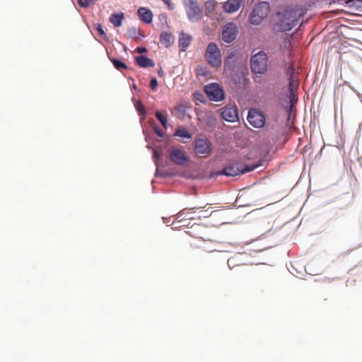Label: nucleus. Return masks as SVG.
<instances>
[{
	"label": "nucleus",
	"instance_id": "obj_18",
	"mask_svg": "<svg viewBox=\"0 0 362 362\" xmlns=\"http://www.w3.org/2000/svg\"><path fill=\"white\" fill-rule=\"evenodd\" d=\"M124 18V15L123 13H112L110 17V21L114 25L115 27H119L122 25Z\"/></svg>",
	"mask_w": 362,
	"mask_h": 362
},
{
	"label": "nucleus",
	"instance_id": "obj_19",
	"mask_svg": "<svg viewBox=\"0 0 362 362\" xmlns=\"http://www.w3.org/2000/svg\"><path fill=\"white\" fill-rule=\"evenodd\" d=\"M287 73L289 75V92H295L296 85L294 84V68L293 66L288 67Z\"/></svg>",
	"mask_w": 362,
	"mask_h": 362
},
{
	"label": "nucleus",
	"instance_id": "obj_36",
	"mask_svg": "<svg viewBox=\"0 0 362 362\" xmlns=\"http://www.w3.org/2000/svg\"><path fill=\"white\" fill-rule=\"evenodd\" d=\"M194 95H195V97H196V98H197V100H199L201 102H203V101L200 99V97H201V98H202V97H203V95H202L201 93H194Z\"/></svg>",
	"mask_w": 362,
	"mask_h": 362
},
{
	"label": "nucleus",
	"instance_id": "obj_22",
	"mask_svg": "<svg viewBox=\"0 0 362 362\" xmlns=\"http://www.w3.org/2000/svg\"><path fill=\"white\" fill-rule=\"evenodd\" d=\"M135 108L138 114L141 116V119L144 120L146 115V110L140 100H138L134 104Z\"/></svg>",
	"mask_w": 362,
	"mask_h": 362
},
{
	"label": "nucleus",
	"instance_id": "obj_37",
	"mask_svg": "<svg viewBox=\"0 0 362 362\" xmlns=\"http://www.w3.org/2000/svg\"><path fill=\"white\" fill-rule=\"evenodd\" d=\"M165 4H167L169 7L170 6V0H162Z\"/></svg>",
	"mask_w": 362,
	"mask_h": 362
},
{
	"label": "nucleus",
	"instance_id": "obj_26",
	"mask_svg": "<svg viewBox=\"0 0 362 362\" xmlns=\"http://www.w3.org/2000/svg\"><path fill=\"white\" fill-rule=\"evenodd\" d=\"M139 31V28L133 27L128 29L127 34L129 37H135Z\"/></svg>",
	"mask_w": 362,
	"mask_h": 362
},
{
	"label": "nucleus",
	"instance_id": "obj_16",
	"mask_svg": "<svg viewBox=\"0 0 362 362\" xmlns=\"http://www.w3.org/2000/svg\"><path fill=\"white\" fill-rule=\"evenodd\" d=\"M191 40L192 37L190 35H186L185 33H180L179 35V47L180 49L182 51H185Z\"/></svg>",
	"mask_w": 362,
	"mask_h": 362
},
{
	"label": "nucleus",
	"instance_id": "obj_21",
	"mask_svg": "<svg viewBox=\"0 0 362 362\" xmlns=\"http://www.w3.org/2000/svg\"><path fill=\"white\" fill-rule=\"evenodd\" d=\"M174 135L181 138L190 140L192 138V134L185 128H178L175 130Z\"/></svg>",
	"mask_w": 362,
	"mask_h": 362
},
{
	"label": "nucleus",
	"instance_id": "obj_14",
	"mask_svg": "<svg viewBox=\"0 0 362 362\" xmlns=\"http://www.w3.org/2000/svg\"><path fill=\"white\" fill-rule=\"evenodd\" d=\"M241 2V0H228L223 4V9L226 13H234L240 8Z\"/></svg>",
	"mask_w": 362,
	"mask_h": 362
},
{
	"label": "nucleus",
	"instance_id": "obj_3",
	"mask_svg": "<svg viewBox=\"0 0 362 362\" xmlns=\"http://www.w3.org/2000/svg\"><path fill=\"white\" fill-rule=\"evenodd\" d=\"M258 167V165L250 166L245 165L243 167L240 163H233L226 166L221 170H219L216 173V175H226V176H237L240 174H244L245 173L251 172L254 170L255 168Z\"/></svg>",
	"mask_w": 362,
	"mask_h": 362
},
{
	"label": "nucleus",
	"instance_id": "obj_31",
	"mask_svg": "<svg viewBox=\"0 0 362 362\" xmlns=\"http://www.w3.org/2000/svg\"><path fill=\"white\" fill-rule=\"evenodd\" d=\"M288 98L290 104L295 105L297 103V98L295 92H289Z\"/></svg>",
	"mask_w": 362,
	"mask_h": 362
},
{
	"label": "nucleus",
	"instance_id": "obj_38",
	"mask_svg": "<svg viewBox=\"0 0 362 362\" xmlns=\"http://www.w3.org/2000/svg\"><path fill=\"white\" fill-rule=\"evenodd\" d=\"M162 72H163V71H162V70L159 71H158V74L160 76V75H161V74H162Z\"/></svg>",
	"mask_w": 362,
	"mask_h": 362
},
{
	"label": "nucleus",
	"instance_id": "obj_9",
	"mask_svg": "<svg viewBox=\"0 0 362 362\" xmlns=\"http://www.w3.org/2000/svg\"><path fill=\"white\" fill-rule=\"evenodd\" d=\"M194 151L202 157H206L211 153V142L205 139H197L194 141Z\"/></svg>",
	"mask_w": 362,
	"mask_h": 362
},
{
	"label": "nucleus",
	"instance_id": "obj_39",
	"mask_svg": "<svg viewBox=\"0 0 362 362\" xmlns=\"http://www.w3.org/2000/svg\"><path fill=\"white\" fill-rule=\"evenodd\" d=\"M214 212V211H212L211 213H210L209 216H211Z\"/></svg>",
	"mask_w": 362,
	"mask_h": 362
},
{
	"label": "nucleus",
	"instance_id": "obj_13",
	"mask_svg": "<svg viewBox=\"0 0 362 362\" xmlns=\"http://www.w3.org/2000/svg\"><path fill=\"white\" fill-rule=\"evenodd\" d=\"M137 13L141 21L148 24L152 22L153 13L149 9L145 7H140L137 11Z\"/></svg>",
	"mask_w": 362,
	"mask_h": 362
},
{
	"label": "nucleus",
	"instance_id": "obj_30",
	"mask_svg": "<svg viewBox=\"0 0 362 362\" xmlns=\"http://www.w3.org/2000/svg\"><path fill=\"white\" fill-rule=\"evenodd\" d=\"M206 117H207V119H208V124L211 127H213L215 125V123H216V119L215 117L212 115L211 113H208L206 115Z\"/></svg>",
	"mask_w": 362,
	"mask_h": 362
},
{
	"label": "nucleus",
	"instance_id": "obj_27",
	"mask_svg": "<svg viewBox=\"0 0 362 362\" xmlns=\"http://www.w3.org/2000/svg\"><path fill=\"white\" fill-rule=\"evenodd\" d=\"M286 112L288 114V121H290L293 117V114L295 112V105L290 104V106L287 107ZM295 115H293V117Z\"/></svg>",
	"mask_w": 362,
	"mask_h": 362
},
{
	"label": "nucleus",
	"instance_id": "obj_20",
	"mask_svg": "<svg viewBox=\"0 0 362 362\" xmlns=\"http://www.w3.org/2000/svg\"><path fill=\"white\" fill-rule=\"evenodd\" d=\"M202 207H194L192 209H184L183 210L180 211L177 215L175 220L177 221H182L184 218H187L188 219H192V218L188 216V211L189 210H195L201 209Z\"/></svg>",
	"mask_w": 362,
	"mask_h": 362
},
{
	"label": "nucleus",
	"instance_id": "obj_23",
	"mask_svg": "<svg viewBox=\"0 0 362 362\" xmlns=\"http://www.w3.org/2000/svg\"><path fill=\"white\" fill-rule=\"evenodd\" d=\"M155 116L156 118L159 120V122L161 123L162 126L164 128L167 127L168 124V119L165 116H164L160 112L157 111L155 114Z\"/></svg>",
	"mask_w": 362,
	"mask_h": 362
},
{
	"label": "nucleus",
	"instance_id": "obj_35",
	"mask_svg": "<svg viewBox=\"0 0 362 362\" xmlns=\"http://www.w3.org/2000/svg\"><path fill=\"white\" fill-rule=\"evenodd\" d=\"M155 132L158 136H159L160 137L163 136V133L162 130H160V129H158V128L155 129Z\"/></svg>",
	"mask_w": 362,
	"mask_h": 362
},
{
	"label": "nucleus",
	"instance_id": "obj_4",
	"mask_svg": "<svg viewBox=\"0 0 362 362\" xmlns=\"http://www.w3.org/2000/svg\"><path fill=\"white\" fill-rule=\"evenodd\" d=\"M270 10L269 3L262 1L255 5L250 16V21L252 25H259L267 16Z\"/></svg>",
	"mask_w": 362,
	"mask_h": 362
},
{
	"label": "nucleus",
	"instance_id": "obj_34",
	"mask_svg": "<svg viewBox=\"0 0 362 362\" xmlns=\"http://www.w3.org/2000/svg\"><path fill=\"white\" fill-rule=\"evenodd\" d=\"M147 51L146 48L144 47H139L136 48V52L139 54L144 53Z\"/></svg>",
	"mask_w": 362,
	"mask_h": 362
},
{
	"label": "nucleus",
	"instance_id": "obj_25",
	"mask_svg": "<svg viewBox=\"0 0 362 362\" xmlns=\"http://www.w3.org/2000/svg\"><path fill=\"white\" fill-rule=\"evenodd\" d=\"M235 52H231L228 54L227 58L225 60V66L230 67V63H232L233 59L235 57Z\"/></svg>",
	"mask_w": 362,
	"mask_h": 362
},
{
	"label": "nucleus",
	"instance_id": "obj_12",
	"mask_svg": "<svg viewBox=\"0 0 362 362\" xmlns=\"http://www.w3.org/2000/svg\"><path fill=\"white\" fill-rule=\"evenodd\" d=\"M223 119L228 122H235L238 119V110L234 107H226L221 113Z\"/></svg>",
	"mask_w": 362,
	"mask_h": 362
},
{
	"label": "nucleus",
	"instance_id": "obj_5",
	"mask_svg": "<svg viewBox=\"0 0 362 362\" xmlns=\"http://www.w3.org/2000/svg\"><path fill=\"white\" fill-rule=\"evenodd\" d=\"M183 4L188 19L191 22H198L202 18V8L194 0H184Z\"/></svg>",
	"mask_w": 362,
	"mask_h": 362
},
{
	"label": "nucleus",
	"instance_id": "obj_11",
	"mask_svg": "<svg viewBox=\"0 0 362 362\" xmlns=\"http://www.w3.org/2000/svg\"><path fill=\"white\" fill-rule=\"evenodd\" d=\"M169 157L173 163L178 165H183L188 160L184 151L177 148H172L169 149Z\"/></svg>",
	"mask_w": 362,
	"mask_h": 362
},
{
	"label": "nucleus",
	"instance_id": "obj_10",
	"mask_svg": "<svg viewBox=\"0 0 362 362\" xmlns=\"http://www.w3.org/2000/svg\"><path fill=\"white\" fill-rule=\"evenodd\" d=\"M247 120L255 128H261L265 124V117L263 113L255 109L249 110Z\"/></svg>",
	"mask_w": 362,
	"mask_h": 362
},
{
	"label": "nucleus",
	"instance_id": "obj_29",
	"mask_svg": "<svg viewBox=\"0 0 362 362\" xmlns=\"http://www.w3.org/2000/svg\"><path fill=\"white\" fill-rule=\"evenodd\" d=\"M175 110L184 115L186 114L187 106L185 105H180L175 108Z\"/></svg>",
	"mask_w": 362,
	"mask_h": 362
},
{
	"label": "nucleus",
	"instance_id": "obj_17",
	"mask_svg": "<svg viewBox=\"0 0 362 362\" xmlns=\"http://www.w3.org/2000/svg\"><path fill=\"white\" fill-rule=\"evenodd\" d=\"M174 41V37L171 33L163 32L160 35V42L165 47H170Z\"/></svg>",
	"mask_w": 362,
	"mask_h": 362
},
{
	"label": "nucleus",
	"instance_id": "obj_2",
	"mask_svg": "<svg viewBox=\"0 0 362 362\" xmlns=\"http://www.w3.org/2000/svg\"><path fill=\"white\" fill-rule=\"evenodd\" d=\"M250 68L254 74H264L268 69V57L264 51L251 56Z\"/></svg>",
	"mask_w": 362,
	"mask_h": 362
},
{
	"label": "nucleus",
	"instance_id": "obj_32",
	"mask_svg": "<svg viewBox=\"0 0 362 362\" xmlns=\"http://www.w3.org/2000/svg\"><path fill=\"white\" fill-rule=\"evenodd\" d=\"M158 86V81L156 78H153L150 82V87L151 89L155 90Z\"/></svg>",
	"mask_w": 362,
	"mask_h": 362
},
{
	"label": "nucleus",
	"instance_id": "obj_33",
	"mask_svg": "<svg viewBox=\"0 0 362 362\" xmlns=\"http://www.w3.org/2000/svg\"><path fill=\"white\" fill-rule=\"evenodd\" d=\"M96 29L101 36H104L105 35L103 26L100 24L96 25Z\"/></svg>",
	"mask_w": 362,
	"mask_h": 362
},
{
	"label": "nucleus",
	"instance_id": "obj_1",
	"mask_svg": "<svg viewBox=\"0 0 362 362\" xmlns=\"http://www.w3.org/2000/svg\"><path fill=\"white\" fill-rule=\"evenodd\" d=\"M305 13V11L303 8L281 7L272 18V30L277 33L289 31Z\"/></svg>",
	"mask_w": 362,
	"mask_h": 362
},
{
	"label": "nucleus",
	"instance_id": "obj_6",
	"mask_svg": "<svg viewBox=\"0 0 362 362\" xmlns=\"http://www.w3.org/2000/svg\"><path fill=\"white\" fill-rule=\"evenodd\" d=\"M205 58L206 62L213 67H218L221 64V54L218 46L214 42H210L206 49Z\"/></svg>",
	"mask_w": 362,
	"mask_h": 362
},
{
	"label": "nucleus",
	"instance_id": "obj_8",
	"mask_svg": "<svg viewBox=\"0 0 362 362\" xmlns=\"http://www.w3.org/2000/svg\"><path fill=\"white\" fill-rule=\"evenodd\" d=\"M205 93L208 98L213 101H221L225 98L223 88L217 83H211L205 86Z\"/></svg>",
	"mask_w": 362,
	"mask_h": 362
},
{
	"label": "nucleus",
	"instance_id": "obj_15",
	"mask_svg": "<svg viewBox=\"0 0 362 362\" xmlns=\"http://www.w3.org/2000/svg\"><path fill=\"white\" fill-rule=\"evenodd\" d=\"M135 60L138 66L141 68L153 67L154 66L153 61L146 56H137L135 57Z\"/></svg>",
	"mask_w": 362,
	"mask_h": 362
},
{
	"label": "nucleus",
	"instance_id": "obj_24",
	"mask_svg": "<svg viewBox=\"0 0 362 362\" xmlns=\"http://www.w3.org/2000/svg\"><path fill=\"white\" fill-rule=\"evenodd\" d=\"M111 62L113 64L114 66L117 70H122V69H127V65L124 62H121L119 59H112Z\"/></svg>",
	"mask_w": 362,
	"mask_h": 362
},
{
	"label": "nucleus",
	"instance_id": "obj_28",
	"mask_svg": "<svg viewBox=\"0 0 362 362\" xmlns=\"http://www.w3.org/2000/svg\"><path fill=\"white\" fill-rule=\"evenodd\" d=\"M78 4L80 6L83 8L88 7L92 3H93V0H78Z\"/></svg>",
	"mask_w": 362,
	"mask_h": 362
},
{
	"label": "nucleus",
	"instance_id": "obj_7",
	"mask_svg": "<svg viewBox=\"0 0 362 362\" xmlns=\"http://www.w3.org/2000/svg\"><path fill=\"white\" fill-rule=\"evenodd\" d=\"M238 33V27L233 22L227 23L222 28V40L227 43L233 42Z\"/></svg>",
	"mask_w": 362,
	"mask_h": 362
}]
</instances>
